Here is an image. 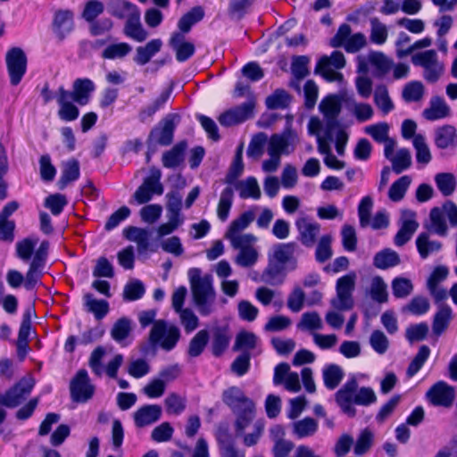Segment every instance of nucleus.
I'll list each match as a JSON object with an SVG mask.
<instances>
[{
    "mask_svg": "<svg viewBox=\"0 0 457 457\" xmlns=\"http://www.w3.org/2000/svg\"><path fill=\"white\" fill-rule=\"evenodd\" d=\"M187 148L185 142H179L175 145L170 151L162 155V165L166 168H176L182 161L183 153Z\"/></svg>",
    "mask_w": 457,
    "mask_h": 457,
    "instance_id": "nucleus-53",
    "label": "nucleus"
},
{
    "mask_svg": "<svg viewBox=\"0 0 457 457\" xmlns=\"http://www.w3.org/2000/svg\"><path fill=\"white\" fill-rule=\"evenodd\" d=\"M345 66V58L342 52L334 51L332 54L323 55L318 61L315 67V73L320 74L328 81H337L343 79V75L337 70Z\"/></svg>",
    "mask_w": 457,
    "mask_h": 457,
    "instance_id": "nucleus-9",
    "label": "nucleus"
},
{
    "mask_svg": "<svg viewBox=\"0 0 457 457\" xmlns=\"http://www.w3.org/2000/svg\"><path fill=\"white\" fill-rule=\"evenodd\" d=\"M35 386V379L29 376L19 380L4 394L0 395V404L7 408L20 405L31 393Z\"/></svg>",
    "mask_w": 457,
    "mask_h": 457,
    "instance_id": "nucleus-10",
    "label": "nucleus"
},
{
    "mask_svg": "<svg viewBox=\"0 0 457 457\" xmlns=\"http://www.w3.org/2000/svg\"><path fill=\"white\" fill-rule=\"evenodd\" d=\"M295 227L298 239L304 246L312 247L317 243L321 227L320 223L308 217H302L296 220Z\"/></svg>",
    "mask_w": 457,
    "mask_h": 457,
    "instance_id": "nucleus-18",
    "label": "nucleus"
},
{
    "mask_svg": "<svg viewBox=\"0 0 457 457\" xmlns=\"http://www.w3.org/2000/svg\"><path fill=\"white\" fill-rule=\"evenodd\" d=\"M356 274L350 272L337 281V295L331 300V305L338 311H348L353 307V293L355 288Z\"/></svg>",
    "mask_w": 457,
    "mask_h": 457,
    "instance_id": "nucleus-7",
    "label": "nucleus"
},
{
    "mask_svg": "<svg viewBox=\"0 0 457 457\" xmlns=\"http://www.w3.org/2000/svg\"><path fill=\"white\" fill-rule=\"evenodd\" d=\"M162 46V40L156 38L149 41L144 46H138L136 50L137 54L134 57L135 62L139 65L146 64L151 60V58L161 50Z\"/></svg>",
    "mask_w": 457,
    "mask_h": 457,
    "instance_id": "nucleus-37",
    "label": "nucleus"
},
{
    "mask_svg": "<svg viewBox=\"0 0 457 457\" xmlns=\"http://www.w3.org/2000/svg\"><path fill=\"white\" fill-rule=\"evenodd\" d=\"M366 45V36L361 32L352 35V29L347 23L341 24L335 36L330 39L331 46H343L348 53H357Z\"/></svg>",
    "mask_w": 457,
    "mask_h": 457,
    "instance_id": "nucleus-6",
    "label": "nucleus"
},
{
    "mask_svg": "<svg viewBox=\"0 0 457 457\" xmlns=\"http://www.w3.org/2000/svg\"><path fill=\"white\" fill-rule=\"evenodd\" d=\"M124 34L137 42H143L148 37V32L140 22V12L126 21Z\"/></svg>",
    "mask_w": 457,
    "mask_h": 457,
    "instance_id": "nucleus-33",
    "label": "nucleus"
},
{
    "mask_svg": "<svg viewBox=\"0 0 457 457\" xmlns=\"http://www.w3.org/2000/svg\"><path fill=\"white\" fill-rule=\"evenodd\" d=\"M336 402L345 414L354 417V404L369 406L377 402V395L371 387H359L356 378H352L336 393Z\"/></svg>",
    "mask_w": 457,
    "mask_h": 457,
    "instance_id": "nucleus-2",
    "label": "nucleus"
},
{
    "mask_svg": "<svg viewBox=\"0 0 457 457\" xmlns=\"http://www.w3.org/2000/svg\"><path fill=\"white\" fill-rule=\"evenodd\" d=\"M59 104L58 116L65 121H72L78 119L79 115V108L73 104V99L70 91L63 87H60L55 95Z\"/></svg>",
    "mask_w": 457,
    "mask_h": 457,
    "instance_id": "nucleus-19",
    "label": "nucleus"
},
{
    "mask_svg": "<svg viewBox=\"0 0 457 457\" xmlns=\"http://www.w3.org/2000/svg\"><path fill=\"white\" fill-rule=\"evenodd\" d=\"M233 185L242 199H259L261 197V189L254 177H249L239 181L236 180Z\"/></svg>",
    "mask_w": 457,
    "mask_h": 457,
    "instance_id": "nucleus-34",
    "label": "nucleus"
},
{
    "mask_svg": "<svg viewBox=\"0 0 457 457\" xmlns=\"http://www.w3.org/2000/svg\"><path fill=\"white\" fill-rule=\"evenodd\" d=\"M74 27L73 12L70 10H58L54 12L53 29L60 39H63Z\"/></svg>",
    "mask_w": 457,
    "mask_h": 457,
    "instance_id": "nucleus-25",
    "label": "nucleus"
},
{
    "mask_svg": "<svg viewBox=\"0 0 457 457\" xmlns=\"http://www.w3.org/2000/svg\"><path fill=\"white\" fill-rule=\"evenodd\" d=\"M204 17V11L203 7L195 6L179 19L178 27L182 33H187L192 26L202 21Z\"/></svg>",
    "mask_w": 457,
    "mask_h": 457,
    "instance_id": "nucleus-46",
    "label": "nucleus"
},
{
    "mask_svg": "<svg viewBox=\"0 0 457 457\" xmlns=\"http://www.w3.org/2000/svg\"><path fill=\"white\" fill-rule=\"evenodd\" d=\"M435 145L440 149L457 147V133L454 127L445 125L435 131Z\"/></svg>",
    "mask_w": 457,
    "mask_h": 457,
    "instance_id": "nucleus-29",
    "label": "nucleus"
},
{
    "mask_svg": "<svg viewBox=\"0 0 457 457\" xmlns=\"http://www.w3.org/2000/svg\"><path fill=\"white\" fill-rule=\"evenodd\" d=\"M268 137L264 132L255 134L248 145L246 154L249 158L259 160L264 152V147L267 145Z\"/></svg>",
    "mask_w": 457,
    "mask_h": 457,
    "instance_id": "nucleus-57",
    "label": "nucleus"
},
{
    "mask_svg": "<svg viewBox=\"0 0 457 457\" xmlns=\"http://www.w3.org/2000/svg\"><path fill=\"white\" fill-rule=\"evenodd\" d=\"M399 226L400 228L395 236L394 243L396 246H403L411 240L419 228L416 213L411 210L403 211L399 220Z\"/></svg>",
    "mask_w": 457,
    "mask_h": 457,
    "instance_id": "nucleus-17",
    "label": "nucleus"
},
{
    "mask_svg": "<svg viewBox=\"0 0 457 457\" xmlns=\"http://www.w3.org/2000/svg\"><path fill=\"white\" fill-rule=\"evenodd\" d=\"M411 62L423 68V78L428 83H436L445 72V65L438 60V55L433 49L413 54Z\"/></svg>",
    "mask_w": 457,
    "mask_h": 457,
    "instance_id": "nucleus-4",
    "label": "nucleus"
},
{
    "mask_svg": "<svg viewBox=\"0 0 457 457\" xmlns=\"http://www.w3.org/2000/svg\"><path fill=\"white\" fill-rule=\"evenodd\" d=\"M193 303L202 316H209L216 310V292L212 274H202L199 268L187 271Z\"/></svg>",
    "mask_w": 457,
    "mask_h": 457,
    "instance_id": "nucleus-1",
    "label": "nucleus"
},
{
    "mask_svg": "<svg viewBox=\"0 0 457 457\" xmlns=\"http://www.w3.org/2000/svg\"><path fill=\"white\" fill-rule=\"evenodd\" d=\"M291 102L290 95L284 89H277L274 93L266 98V106L268 109H285Z\"/></svg>",
    "mask_w": 457,
    "mask_h": 457,
    "instance_id": "nucleus-63",
    "label": "nucleus"
},
{
    "mask_svg": "<svg viewBox=\"0 0 457 457\" xmlns=\"http://www.w3.org/2000/svg\"><path fill=\"white\" fill-rule=\"evenodd\" d=\"M95 390L96 386L84 369L78 370L70 382L71 397L76 403L87 402L93 397Z\"/></svg>",
    "mask_w": 457,
    "mask_h": 457,
    "instance_id": "nucleus-12",
    "label": "nucleus"
},
{
    "mask_svg": "<svg viewBox=\"0 0 457 457\" xmlns=\"http://www.w3.org/2000/svg\"><path fill=\"white\" fill-rule=\"evenodd\" d=\"M297 135L291 129H285L280 134H273L267 142V153L269 155L289 154L295 150Z\"/></svg>",
    "mask_w": 457,
    "mask_h": 457,
    "instance_id": "nucleus-14",
    "label": "nucleus"
},
{
    "mask_svg": "<svg viewBox=\"0 0 457 457\" xmlns=\"http://www.w3.org/2000/svg\"><path fill=\"white\" fill-rule=\"evenodd\" d=\"M171 94V88L162 91L150 104L141 108L138 112V119L145 123L151 120L157 111L164 106Z\"/></svg>",
    "mask_w": 457,
    "mask_h": 457,
    "instance_id": "nucleus-32",
    "label": "nucleus"
},
{
    "mask_svg": "<svg viewBox=\"0 0 457 457\" xmlns=\"http://www.w3.org/2000/svg\"><path fill=\"white\" fill-rule=\"evenodd\" d=\"M435 182L438 190L445 195H451L456 187V180L453 174L449 172L437 173L435 176Z\"/></svg>",
    "mask_w": 457,
    "mask_h": 457,
    "instance_id": "nucleus-64",
    "label": "nucleus"
},
{
    "mask_svg": "<svg viewBox=\"0 0 457 457\" xmlns=\"http://www.w3.org/2000/svg\"><path fill=\"white\" fill-rule=\"evenodd\" d=\"M412 144L416 151L417 162L427 165L431 161L432 155L424 136L417 134L412 139Z\"/></svg>",
    "mask_w": 457,
    "mask_h": 457,
    "instance_id": "nucleus-62",
    "label": "nucleus"
},
{
    "mask_svg": "<svg viewBox=\"0 0 457 457\" xmlns=\"http://www.w3.org/2000/svg\"><path fill=\"white\" fill-rule=\"evenodd\" d=\"M234 198V192L231 187H227L220 194L217 207V215L221 221L227 220L231 209Z\"/></svg>",
    "mask_w": 457,
    "mask_h": 457,
    "instance_id": "nucleus-54",
    "label": "nucleus"
},
{
    "mask_svg": "<svg viewBox=\"0 0 457 457\" xmlns=\"http://www.w3.org/2000/svg\"><path fill=\"white\" fill-rule=\"evenodd\" d=\"M96 86L94 82L87 79H77L73 81L72 91L70 95L75 103L79 105H86L88 104L91 94L95 91Z\"/></svg>",
    "mask_w": 457,
    "mask_h": 457,
    "instance_id": "nucleus-21",
    "label": "nucleus"
},
{
    "mask_svg": "<svg viewBox=\"0 0 457 457\" xmlns=\"http://www.w3.org/2000/svg\"><path fill=\"white\" fill-rule=\"evenodd\" d=\"M258 207L250 209L243 212L238 218L234 220L226 234L225 238L229 240L231 245H240L241 243L245 244L249 240H256V237L252 234H241L255 219V210Z\"/></svg>",
    "mask_w": 457,
    "mask_h": 457,
    "instance_id": "nucleus-8",
    "label": "nucleus"
},
{
    "mask_svg": "<svg viewBox=\"0 0 457 457\" xmlns=\"http://www.w3.org/2000/svg\"><path fill=\"white\" fill-rule=\"evenodd\" d=\"M411 183V179L407 175L399 178L391 185L388 190L389 199L393 202L401 201L404 197L405 193L408 190Z\"/></svg>",
    "mask_w": 457,
    "mask_h": 457,
    "instance_id": "nucleus-60",
    "label": "nucleus"
},
{
    "mask_svg": "<svg viewBox=\"0 0 457 457\" xmlns=\"http://www.w3.org/2000/svg\"><path fill=\"white\" fill-rule=\"evenodd\" d=\"M162 172L159 169L152 168L150 175L146 177L142 185L133 194V199L138 204L148 203L153 195H161L163 193V186L161 183Z\"/></svg>",
    "mask_w": 457,
    "mask_h": 457,
    "instance_id": "nucleus-11",
    "label": "nucleus"
},
{
    "mask_svg": "<svg viewBox=\"0 0 457 457\" xmlns=\"http://www.w3.org/2000/svg\"><path fill=\"white\" fill-rule=\"evenodd\" d=\"M426 396L434 406L449 408L455 399L454 387L445 381L434 384L427 392Z\"/></svg>",
    "mask_w": 457,
    "mask_h": 457,
    "instance_id": "nucleus-16",
    "label": "nucleus"
},
{
    "mask_svg": "<svg viewBox=\"0 0 457 457\" xmlns=\"http://www.w3.org/2000/svg\"><path fill=\"white\" fill-rule=\"evenodd\" d=\"M38 241L37 237H29L17 241L15 244L16 256L24 262L32 260Z\"/></svg>",
    "mask_w": 457,
    "mask_h": 457,
    "instance_id": "nucleus-38",
    "label": "nucleus"
},
{
    "mask_svg": "<svg viewBox=\"0 0 457 457\" xmlns=\"http://www.w3.org/2000/svg\"><path fill=\"white\" fill-rule=\"evenodd\" d=\"M254 105L255 101L251 97L240 105L221 113L218 120L225 127H230L241 123L253 116Z\"/></svg>",
    "mask_w": 457,
    "mask_h": 457,
    "instance_id": "nucleus-15",
    "label": "nucleus"
},
{
    "mask_svg": "<svg viewBox=\"0 0 457 457\" xmlns=\"http://www.w3.org/2000/svg\"><path fill=\"white\" fill-rule=\"evenodd\" d=\"M258 338L255 334L248 331H242L236 337L235 344L233 346L234 351H243V353H248V351L255 348Z\"/></svg>",
    "mask_w": 457,
    "mask_h": 457,
    "instance_id": "nucleus-61",
    "label": "nucleus"
},
{
    "mask_svg": "<svg viewBox=\"0 0 457 457\" xmlns=\"http://www.w3.org/2000/svg\"><path fill=\"white\" fill-rule=\"evenodd\" d=\"M283 270V265L270 258L269 263L262 274V280L271 286L282 284L284 281Z\"/></svg>",
    "mask_w": 457,
    "mask_h": 457,
    "instance_id": "nucleus-39",
    "label": "nucleus"
},
{
    "mask_svg": "<svg viewBox=\"0 0 457 457\" xmlns=\"http://www.w3.org/2000/svg\"><path fill=\"white\" fill-rule=\"evenodd\" d=\"M209 341V332L206 329L199 330L190 340L187 354L190 357L199 356L206 347Z\"/></svg>",
    "mask_w": 457,
    "mask_h": 457,
    "instance_id": "nucleus-56",
    "label": "nucleus"
},
{
    "mask_svg": "<svg viewBox=\"0 0 457 457\" xmlns=\"http://www.w3.org/2000/svg\"><path fill=\"white\" fill-rule=\"evenodd\" d=\"M107 10L111 15L126 20L139 12L138 8L127 0H110L107 3Z\"/></svg>",
    "mask_w": 457,
    "mask_h": 457,
    "instance_id": "nucleus-28",
    "label": "nucleus"
},
{
    "mask_svg": "<svg viewBox=\"0 0 457 457\" xmlns=\"http://www.w3.org/2000/svg\"><path fill=\"white\" fill-rule=\"evenodd\" d=\"M124 237L137 243L139 253L145 252L149 247V233L146 229L129 226L123 230Z\"/></svg>",
    "mask_w": 457,
    "mask_h": 457,
    "instance_id": "nucleus-36",
    "label": "nucleus"
},
{
    "mask_svg": "<svg viewBox=\"0 0 457 457\" xmlns=\"http://www.w3.org/2000/svg\"><path fill=\"white\" fill-rule=\"evenodd\" d=\"M5 62L10 82L12 86H17L27 71V56L24 51L20 47L11 48L6 53Z\"/></svg>",
    "mask_w": 457,
    "mask_h": 457,
    "instance_id": "nucleus-13",
    "label": "nucleus"
},
{
    "mask_svg": "<svg viewBox=\"0 0 457 457\" xmlns=\"http://www.w3.org/2000/svg\"><path fill=\"white\" fill-rule=\"evenodd\" d=\"M369 63L376 69V76L386 75L393 66V61L382 52H371L368 55Z\"/></svg>",
    "mask_w": 457,
    "mask_h": 457,
    "instance_id": "nucleus-40",
    "label": "nucleus"
},
{
    "mask_svg": "<svg viewBox=\"0 0 457 457\" xmlns=\"http://www.w3.org/2000/svg\"><path fill=\"white\" fill-rule=\"evenodd\" d=\"M430 225L428 227V230L440 237H445L447 235L448 228L445 222L444 212L435 207L430 211L429 213Z\"/></svg>",
    "mask_w": 457,
    "mask_h": 457,
    "instance_id": "nucleus-49",
    "label": "nucleus"
},
{
    "mask_svg": "<svg viewBox=\"0 0 457 457\" xmlns=\"http://www.w3.org/2000/svg\"><path fill=\"white\" fill-rule=\"evenodd\" d=\"M400 263L398 253L392 249H385L377 253L373 259V264L376 268L386 270L395 267Z\"/></svg>",
    "mask_w": 457,
    "mask_h": 457,
    "instance_id": "nucleus-45",
    "label": "nucleus"
},
{
    "mask_svg": "<svg viewBox=\"0 0 457 457\" xmlns=\"http://www.w3.org/2000/svg\"><path fill=\"white\" fill-rule=\"evenodd\" d=\"M145 293L144 283L137 278L130 279L123 288V300L128 302L137 301L141 299Z\"/></svg>",
    "mask_w": 457,
    "mask_h": 457,
    "instance_id": "nucleus-55",
    "label": "nucleus"
},
{
    "mask_svg": "<svg viewBox=\"0 0 457 457\" xmlns=\"http://www.w3.org/2000/svg\"><path fill=\"white\" fill-rule=\"evenodd\" d=\"M374 102L384 114H387L395 107L385 85H378L376 87L374 92Z\"/></svg>",
    "mask_w": 457,
    "mask_h": 457,
    "instance_id": "nucleus-59",
    "label": "nucleus"
},
{
    "mask_svg": "<svg viewBox=\"0 0 457 457\" xmlns=\"http://www.w3.org/2000/svg\"><path fill=\"white\" fill-rule=\"evenodd\" d=\"M320 111L326 119V128L334 129L337 126V118L341 112V103L336 96H328L322 99L319 105Z\"/></svg>",
    "mask_w": 457,
    "mask_h": 457,
    "instance_id": "nucleus-20",
    "label": "nucleus"
},
{
    "mask_svg": "<svg viewBox=\"0 0 457 457\" xmlns=\"http://www.w3.org/2000/svg\"><path fill=\"white\" fill-rule=\"evenodd\" d=\"M389 161L392 163V170L396 174L406 170L412 163L411 152L407 148L399 149Z\"/></svg>",
    "mask_w": 457,
    "mask_h": 457,
    "instance_id": "nucleus-58",
    "label": "nucleus"
},
{
    "mask_svg": "<svg viewBox=\"0 0 457 457\" xmlns=\"http://www.w3.org/2000/svg\"><path fill=\"white\" fill-rule=\"evenodd\" d=\"M416 246L421 259H427L430 254L442 249V243L431 240L428 232H421L416 238Z\"/></svg>",
    "mask_w": 457,
    "mask_h": 457,
    "instance_id": "nucleus-31",
    "label": "nucleus"
},
{
    "mask_svg": "<svg viewBox=\"0 0 457 457\" xmlns=\"http://www.w3.org/2000/svg\"><path fill=\"white\" fill-rule=\"evenodd\" d=\"M231 335L225 327H217L212 331V353L214 356L220 357L228 349Z\"/></svg>",
    "mask_w": 457,
    "mask_h": 457,
    "instance_id": "nucleus-30",
    "label": "nucleus"
},
{
    "mask_svg": "<svg viewBox=\"0 0 457 457\" xmlns=\"http://www.w3.org/2000/svg\"><path fill=\"white\" fill-rule=\"evenodd\" d=\"M45 266L46 264L39 262L30 261L29 270L24 276V287L27 290H33L40 282Z\"/></svg>",
    "mask_w": 457,
    "mask_h": 457,
    "instance_id": "nucleus-44",
    "label": "nucleus"
},
{
    "mask_svg": "<svg viewBox=\"0 0 457 457\" xmlns=\"http://www.w3.org/2000/svg\"><path fill=\"white\" fill-rule=\"evenodd\" d=\"M162 413V407L158 404L144 405L134 413L135 425L137 428L152 425L161 419Z\"/></svg>",
    "mask_w": 457,
    "mask_h": 457,
    "instance_id": "nucleus-24",
    "label": "nucleus"
},
{
    "mask_svg": "<svg viewBox=\"0 0 457 457\" xmlns=\"http://www.w3.org/2000/svg\"><path fill=\"white\" fill-rule=\"evenodd\" d=\"M222 400L231 411L243 406L246 401H251L238 386H230L225 390L222 394Z\"/></svg>",
    "mask_w": 457,
    "mask_h": 457,
    "instance_id": "nucleus-41",
    "label": "nucleus"
},
{
    "mask_svg": "<svg viewBox=\"0 0 457 457\" xmlns=\"http://www.w3.org/2000/svg\"><path fill=\"white\" fill-rule=\"evenodd\" d=\"M370 40L375 45H384L388 37L387 26L383 23L378 17L370 19Z\"/></svg>",
    "mask_w": 457,
    "mask_h": 457,
    "instance_id": "nucleus-42",
    "label": "nucleus"
},
{
    "mask_svg": "<svg viewBox=\"0 0 457 457\" xmlns=\"http://www.w3.org/2000/svg\"><path fill=\"white\" fill-rule=\"evenodd\" d=\"M181 337L179 328L165 320H157L152 326L148 342L141 347V352L145 355L155 354L157 348L165 352H170L178 345Z\"/></svg>",
    "mask_w": 457,
    "mask_h": 457,
    "instance_id": "nucleus-3",
    "label": "nucleus"
},
{
    "mask_svg": "<svg viewBox=\"0 0 457 457\" xmlns=\"http://www.w3.org/2000/svg\"><path fill=\"white\" fill-rule=\"evenodd\" d=\"M132 331V321L127 317L120 318L111 329V337L117 343L121 344Z\"/></svg>",
    "mask_w": 457,
    "mask_h": 457,
    "instance_id": "nucleus-51",
    "label": "nucleus"
},
{
    "mask_svg": "<svg viewBox=\"0 0 457 457\" xmlns=\"http://www.w3.org/2000/svg\"><path fill=\"white\" fill-rule=\"evenodd\" d=\"M369 294L371 299L378 303H385L388 301L387 286L380 276L371 278Z\"/></svg>",
    "mask_w": 457,
    "mask_h": 457,
    "instance_id": "nucleus-48",
    "label": "nucleus"
},
{
    "mask_svg": "<svg viewBox=\"0 0 457 457\" xmlns=\"http://www.w3.org/2000/svg\"><path fill=\"white\" fill-rule=\"evenodd\" d=\"M297 248L298 245L295 242L277 244L273 246L272 254L270 255V258L284 266L293 259Z\"/></svg>",
    "mask_w": 457,
    "mask_h": 457,
    "instance_id": "nucleus-35",
    "label": "nucleus"
},
{
    "mask_svg": "<svg viewBox=\"0 0 457 457\" xmlns=\"http://www.w3.org/2000/svg\"><path fill=\"white\" fill-rule=\"evenodd\" d=\"M318 421L312 418L306 417L293 423V433L298 438H304L313 436L318 430Z\"/></svg>",
    "mask_w": 457,
    "mask_h": 457,
    "instance_id": "nucleus-47",
    "label": "nucleus"
},
{
    "mask_svg": "<svg viewBox=\"0 0 457 457\" xmlns=\"http://www.w3.org/2000/svg\"><path fill=\"white\" fill-rule=\"evenodd\" d=\"M453 318L452 308L446 303H440L432 322L433 333L436 336L442 335L449 327Z\"/></svg>",
    "mask_w": 457,
    "mask_h": 457,
    "instance_id": "nucleus-27",
    "label": "nucleus"
},
{
    "mask_svg": "<svg viewBox=\"0 0 457 457\" xmlns=\"http://www.w3.org/2000/svg\"><path fill=\"white\" fill-rule=\"evenodd\" d=\"M345 376L343 369L337 364H329L324 367L322 377L325 386L333 390L340 384Z\"/></svg>",
    "mask_w": 457,
    "mask_h": 457,
    "instance_id": "nucleus-43",
    "label": "nucleus"
},
{
    "mask_svg": "<svg viewBox=\"0 0 457 457\" xmlns=\"http://www.w3.org/2000/svg\"><path fill=\"white\" fill-rule=\"evenodd\" d=\"M255 241L256 240H249L245 244L231 245L234 249L239 250L234 260L238 266L249 268L257 262L259 253L253 245Z\"/></svg>",
    "mask_w": 457,
    "mask_h": 457,
    "instance_id": "nucleus-23",
    "label": "nucleus"
},
{
    "mask_svg": "<svg viewBox=\"0 0 457 457\" xmlns=\"http://www.w3.org/2000/svg\"><path fill=\"white\" fill-rule=\"evenodd\" d=\"M84 302L87 311L92 312L96 320H102L109 312L108 302L96 299L92 294H86Z\"/></svg>",
    "mask_w": 457,
    "mask_h": 457,
    "instance_id": "nucleus-50",
    "label": "nucleus"
},
{
    "mask_svg": "<svg viewBox=\"0 0 457 457\" xmlns=\"http://www.w3.org/2000/svg\"><path fill=\"white\" fill-rule=\"evenodd\" d=\"M451 109L441 96H432L429 101V106L424 109L423 117L430 121L441 120L450 116Z\"/></svg>",
    "mask_w": 457,
    "mask_h": 457,
    "instance_id": "nucleus-26",
    "label": "nucleus"
},
{
    "mask_svg": "<svg viewBox=\"0 0 457 457\" xmlns=\"http://www.w3.org/2000/svg\"><path fill=\"white\" fill-rule=\"evenodd\" d=\"M180 121L178 113H169L150 131L147 143L150 148L152 145L163 146L170 145L173 141L176 127Z\"/></svg>",
    "mask_w": 457,
    "mask_h": 457,
    "instance_id": "nucleus-5",
    "label": "nucleus"
},
{
    "mask_svg": "<svg viewBox=\"0 0 457 457\" xmlns=\"http://www.w3.org/2000/svg\"><path fill=\"white\" fill-rule=\"evenodd\" d=\"M79 177V164L75 159L64 163L62 176L58 181L60 189H63L70 182L75 181Z\"/></svg>",
    "mask_w": 457,
    "mask_h": 457,
    "instance_id": "nucleus-52",
    "label": "nucleus"
},
{
    "mask_svg": "<svg viewBox=\"0 0 457 457\" xmlns=\"http://www.w3.org/2000/svg\"><path fill=\"white\" fill-rule=\"evenodd\" d=\"M232 411L237 416L235 421L237 435L242 436L255 417V404L252 400L246 401L243 406L237 407Z\"/></svg>",
    "mask_w": 457,
    "mask_h": 457,
    "instance_id": "nucleus-22",
    "label": "nucleus"
}]
</instances>
